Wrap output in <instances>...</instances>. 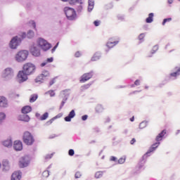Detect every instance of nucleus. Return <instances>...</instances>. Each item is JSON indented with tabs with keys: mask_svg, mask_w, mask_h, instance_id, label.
Returning <instances> with one entry per match:
<instances>
[{
	"mask_svg": "<svg viewBox=\"0 0 180 180\" xmlns=\"http://www.w3.org/2000/svg\"><path fill=\"white\" fill-rule=\"evenodd\" d=\"M46 64H47V63H42L41 64V67H44Z\"/></svg>",
	"mask_w": 180,
	"mask_h": 180,
	"instance_id": "nucleus-62",
	"label": "nucleus"
},
{
	"mask_svg": "<svg viewBox=\"0 0 180 180\" xmlns=\"http://www.w3.org/2000/svg\"><path fill=\"white\" fill-rule=\"evenodd\" d=\"M57 47H58V43H57L56 45L51 49V53L55 52Z\"/></svg>",
	"mask_w": 180,
	"mask_h": 180,
	"instance_id": "nucleus-47",
	"label": "nucleus"
},
{
	"mask_svg": "<svg viewBox=\"0 0 180 180\" xmlns=\"http://www.w3.org/2000/svg\"><path fill=\"white\" fill-rule=\"evenodd\" d=\"M157 50H158V46L157 45H155L153 46V52H152V54H154V53H155L157 51Z\"/></svg>",
	"mask_w": 180,
	"mask_h": 180,
	"instance_id": "nucleus-43",
	"label": "nucleus"
},
{
	"mask_svg": "<svg viewBox=\"0 0 180 180\" xmlns=\"http://www.w3.org/2000/svg\"><path fill=\"white\" fill-rule=\"evenodd\" d=\"M28 56H29V51H27L26 50H22V51H20L15 55V58L18 63H23V61H26Z\"/></svg>",
	"mask_w": 180,
	"mask_h": 180,
	"instance_id": "nucleus-1",
	"label": "nucleus"
},
{
	"mask_svg": "<svg viewBox=\"0 0 180 180\" xmlns=\"http://www.w3.org/2000/svg\"><path fill=\"white\" fill-rule=\"evenodd\" d=\"M27 37L28 39H32V37H34V32H33V30H29L27 34Z\"/></svg>",
	"mask_w": 180,
	"mask_h": 180,
	"instance_id": "nucleus-29",
	"label": "nucleus"
},
{
	"mask_svg": "<svg viewBox=\"0 0 180 180\" xmlns=\"http://www.w3.org/2000/svg\"><path fill=\"white\" fill-rule=\"evenodd\" d=\"M119 43V41H114V42H108L107 43V46L109 47V49H112V47H113V46H116V44H117Z\"/></svg>",
	"mask_w": 180,
	"mask_h": 180,
	"instance_id": "nucleus-30",
	"label": "nucleus"
},
{
	"mask_svg": "<svg viewBox=\"0 0 180 180\" xmlns=\"http://www.w3.org/2000/svg\"><path fill=\"white\" fill-rule=\"evenodd\" d=\"M55 120H56V117H53L49 121L46 122L47 126H49V124H51V123H53V122H54Z\"/></svg>",
	"mask_w": 180,
	"mask_h": 180,
	"instance_id": "nucleus-42",
	"label": "nucleus"
},
{
	"mask_svg": "<svg viewBox=\"0 0 180 180\" xmlns=\"http://www.w3.org/2000/svg\"><path fill=\"white\" fill-rule=\"evenodd\" d=\"M31 53L34 57H39L40 56V49L37 46H32L31 48Z\"/></svg>",
	"mask_w": 180,
	"mask_h": 180,
	"instance_id": "nucleus-15",
	"label": "nucleus"
},
{
	"mask_svg": "<svg viewBox=\"0 0 180 180\" xmlns=\"http://www.w3.org/2000/svg\"><path fill=\"white\" fill-rule=\"evenodd\" d=\"M139 40H143V39H144V34H141L139 36Z\"/></svg>",
	"mask_w": 180,
	"mask_h": 180,
	"instance_id": "nucleus-51",
	"label": "nucleus"
},
{
	"mask_svg": "<svg viewBox=\"0 0 180 180\" xmlns=\"http://www.w3.org/2000/svg\"><path fill=\"white\" fill-rule=\"evenodd\" d=\"M64 11L66 18H68L69 20H74V19L77 18V13H75V10H74V8L65 7Z\"/></svg>",
	"mask_w": 180,
	"mask_h": 180,
	"instance_id": "nucleus-4",
	"label": "nucleus"
},
{
	"mask_svg": "<svg viewBox=\"0 0 180 180\" xmlns=\"http://www.w3.org/2000/svg\"><path fill=\"white\" fill-rule=\"evenodd\" d=\"M49 117V112H45L42 116L39 117V120H46Z\"/></svg>",
	"mask_w": 180,
	"mask_h": 180,
	"instance_id": "nucleus-34",
	"label": "nucleus"
},
{
	"mask_svg": "<svg viewBox=\"0 0 180 180\" xmlns=\"http://www.w3.org/2000/svg\"><path fill=\"white\" fill-rule=\"evenodd\" d=\"M68 154H69V155H70V157H72V155H74V154H75V152L74 151L73 149H70L68 151Z\"/></svg>",
	"mask_w": 180,
	"mask_h": 180,
	"instance_id": "nucleus-40",
	"label": "nucleus"
},
{
	"mask_svg": "<svg viewBox=\"0 0 180 180\" xmlns=\"http://www.w3.org/2000/svg\"><path fill=\"white\" fill-rule=\"evenodd\" d=\"M19 163L20 168H25V167H27V165H29V158L27 156L21 158Z\"/></svg>",
	"mask_w": 180,
	"mask_h": 180,
	"instance_id": "nucleus-11",
	"label": "nucleus"
},
{
	"mask_svg": "<svg viewBox=\"0 0 180 180\" xmlns=\"http://www.w3.org/2000/svg\"><path fill=\"white\" fill-rule=\"evenodd\" d=\"M75 176L76 179L81 178V173L79 172H76Z\"/></svg>",
	"mask_w": 180,
	"mask_h": 180,
	"instance_id": "nucleus-45",
	"label": "nucleus"
},
{
	"mask_svg": "<svg viewBox=\"0 0 180 180\" xmlns=\"http://www.w3.org/2000/svg\"><path fill=\"white\" fill-rule=\"evenodd\" d=\"M54 137H56V134L51 135L49 139H54Z\"/></svg>",
	"mask_w": 180,
	"mask_h": 180,
	"instance_id": "nucleus-61",
	"label": "nucleus"
},
{
	"mask_svg": "<svg viewBox=\"0 0 180 180\" xmlns=\"http://www.w3.org/2000/svg\"><path fill=\"white\" fill-rule=\"evenodd\" d=\"M179 72H180V68H179L176 72L171 73V76L172 77H176V75H179Z\"/></svg>",
	"mask_w": 180,
	"mask_h": 180,
	"instance_id": "nucleus-39",
	"label": "nucleus"
},
{
	"mask_svg": "<svg viewBox=\"0 0 180 180\" xmlns=\"http://www.w3.org/2000/svg\"><path fill=\"white\" fill-rule=\"evenodd\" d=\"M2 77L5 79H11L13 78V70L11 68H6L2 72Z\"/></svg>",
	"mask_w": 180,
	"mask_h": 180,
	"instance_id": "nucleus-7",
	"label": "nucleus"
},
{
	"mask_svg": "<svg viewBox=\"0 0 180 180\" xmlns=\"http://www.w3.org/2000/svg\"><path fill=\"white\" fill-rule=\"evenodd\" d=\"M130 120H131V122H134V117H132L130 119Z\"/></svg>",
	"mask_w": 180,
	"mask_h": 180,
	"instance_id": "nucleus-64",
	"label": "nucleus"
},
{
	"mask_svg": "<svg viewBox=\"0 0 180 180\" xmlns=\"http://www.w3.org/2000/svg\"><path fill=\"white\" fill-rule=\"evenodd\" d=\"M153 18H154V13H149L148 18H147L146 20V23L153 22Z\"/></svg>",
	"mask_w": 180,
	"mask_h": 180,
	"instance_id": "nucleus-26",
	"label": "nucleus"
},
{
	"mask_svg": "<svg viewBox=\"0 0 180 180\" xmlns=\"http://www.w3.org/2000/svg\"><path fill=\"white\" fill-rule=\"evenodd\" d=\"M168 1V4H172V2H174V0H167Z\"/></svg>",
	"mask_w": 180,
	"mask_h": 180,
	"instance_id": "nucleus-63",
	"label": "nucleus"
},
{
	"mask_svg": "<svg viewBox=\"0 0 180 180\" xmlns=\"http://www.w3.org/2000/svg\"><path fill=\"white\" fill-rule=\"evenodd\" d=\"M94 26H99V25H101V21L99 20H95L94 22Z\"/></svg>",
	"mask_w": 180,
	"mask_h": 180,
	"instance_id": "nucleus-46",
	"label": "nucleus"
},
{
	"mask_svg": "<svg viewBox=\"0 0 180 180\" xmlns=\"http://www.w3.org/2000/svg\"><path fill=\"white\" fill-rule=\"evenodd\" d=\"M37 98H39V96H37V94H32L31 96V98H30V102L31 103H33V102H36V101L37 100Z\"/></svg>",
	"mask_w": 180,
	"mask_h": 180,
	"instance_id": "nucleus-27",
	"label": "nucleus"
},
{
	"mask_svg": "<svg viewBox=\"0 0 180 180\" xmlns=\"http://www.w3.org/2000/svg\"><path fill=\"white\" fill-rule=\"evenodd\" d=\"M101 58V54L99 53H96L94 57L91 58V61H97Z\"/></svg>",
	"mask_w": 180,
	"mask_h": 180,
	"instance_id": "nucleus-28",
	"label": "nucleus"
},
{
	"mask_svg": "<svg viewBox=\"0 0 180 180\" xmlns=\"http://www.w3.org/2000/svg\"><path fill=\"white\" fill-rule=\"evenodd\" d=\"M126 161L125 158H121L120 160H118L119 164H124V162Z\"/></svg>",
	"mask_w": 180,
	"mask_h": 180,
	"instance_id": "nucleus-41",
	"label": "nucleus"
},
{
	"mask_svg": "<svg viewBox=\"0 0 180 180\" xmlns=\"http://www.w3.org/2000/svg\"><path fill=\"white\" fill-rule=\"evenodd\" d=\"M134 85H136V86H139L140 85V80H136L135 82H134Z\"/></svg>",
	"mask_w": 180,
	"mask_h": 180,
	"instance_id": "nucleus-53",
	"label": "nucleus"
},
{
	"mask_svg": "<svg viewBox=\"0 0 180 180\" xmlns=\"http://www.w3.org/2000/svg\"><path fill=\"white\" fill-rule=\"evenodd\" d=\"M55 82H56L54 81V79H52V80L49 82L50 86H51V85H53V84H54Z\"/></svg>",
	"mask_w": 180,
	"mask_h": 180,
	"instance_id": "nucleus-55",
	"label": "nucleus"
},
{
	"mask_svg": "<svg viewBox=\"0 0 180 180\" xmlns=\"http://www.w3.org/2000/svg\"><path fill=\"white\" fill-rule=\"evenodd\" d=\"M20 178H22L21 172H15L11 176V180H20Z\"/></svg>",
	"mask_w": 180,
	"mask_h": 180,
	"instance_id": "nucleus-17",
	"label": "nucleus"
},
{
	"mask_svg": "<svg viewBox=\"0 0 180 180\" xmlns=\"http://www.w3.org/2000/svg\"><path fill=\"white\" fill-rule=\"evenodd\" d=\"M94 5H95V1L94 0H89L88 12H91L92 9H94Z\"/></svg>",
	"mask_w": 180,
	"mask_h": 180,
	"instance_id": "nucleus-23",
	"label": "nucleus"
},
{
	"mask_svg": "<svg viewBox=\"0 0 180 180\" xmlns=\"http://www.w3.org/2000/svg\"><path fill=\"white\" fill-rule=\"evenodd\" d=\"M6 115L4 112H0V124L2 123L3 120H5Z\"/></svg>",
	"mask_w": 180,
	"mask_h": 180,
	"instance_id": "nucleus-33",
	"label": "nucleus"
},
{
	"mask_svg": "<svg viewBox=\"0 0 180 180\" xmlns=\"http://www.w3.org/2000/svg\"><path fill=\"white\" fill-rule=\"evenodd\" d=\"M115 160H116V157L112 156L111 158V161H115Z\"/></svg>",
	"mask_w": 180,
	"mask_h": 180,
	"instance_id": "nucleus-60",
	"label": "nucleus"
},
{
	"mask_svg": "<svg viewBox=\"0 0 180 180\" xmlns=\"http://www.w3.org/2000/svg\"><path fill=\"white\" fill-rule=\"evenodd\" d=\"M35 116H36V117H37V119H39V117H41V116H40V114L39 113H36V115H35Z\"/></svg>",
	"mask_w": 180,
	"mask_h": 180,
	"instance_id": "nucleus-57",
	"label": "nucleus"
},
{
	"mask_svg": "<svg viewBox=\"0 0 180 180\" xmlns=\"http://www.w3.org/2000/svg\"><path fill=\"white\" fill-rule=\"evenodd\" d=\"M53 58H49L46 60V63H53Z\"/></svg>",
	"mask_w": 180,
	"mask_h": 180,
	"instance_id": "nucleus-52",
	"label": "nucleus"
},
{
	"mask_svg": "<svg viewBox=\"0 0 180 180\" xmlns=\"http://www.w3.org/2000/svg\"><path fill=\"white\" fill-rule=\"evenodd\" d=\"M46 94H49L50 96H54L56 95V94L54 93L53 91H49L46 92Z\"/></svg>",
	"mask_w": 180,
	"mask_h": 180,
	"instance_id": "nucleus-44",
	"label": "nucleus"
},
{
	"mask_svg": "<svg viewBox=\"0 0 180 180\" xmlns=\"http://www.w3.org/2000/svg\"><path fill=\"white\" fill-rule=\"evenodd\" d=\"M19 120H21L22 122H29V120H30V117L26 114H23L20 115Z\"/></svg>",
	"mask_w": 180,
	"mask_h": 180,
	"instance_id": "nucleus-20",
	"label": "nucleus"
},
{
	"mask_svg": "<svg viewBox=\"0 0 180 180\" xmlns=\"http://www.w3.org/2000/svg\"><path fill=\"white\" fill-rule=\"evenodd\" d=\"M62 95L64 96V98L61 102L60 109H63V106H64V105L65 104V101H67V99H68V96H70V90H64L63 91H62Z\"/></svg>",
	"mask_w": 180,
	"mask_h": 180,
	"instance_id": "nucleus-12",
	"label": "nucleus"
},
{
	"mask_svg": "<svg viewBox=\"0 0 180 180\" xmlns=\"http://www.w3.org/2000/svg\"><path fill=\"white\" fill-rule=\"evenodd\" d=\"M130 143L131 144H134V143H136V139H132Z\"/></svg>",
	"mask_w": 180,
	"mask_h": 180,
	"instance_id": "nucleus-58",
	"label": "nucleus"
},
{
	"mask_svg": "<svg viewBox=\"0 0 180 180\" xmlns=\"http://www.w3.org/2000/svg\"><path fill=\"white\" fill-rule=\"evenodd\" d=\"M32 112V107L26 105L22 108V113L27 115V113H30Z\"/></svg>",
	"mask_w": 180,
	"mask_h": 180,
	"instance_id": "nucleus-21",
	"label": "nucleus"
},
{
	"mask_svg": "<svg viewBox=\"0 0 180 180\" xmlns=\"http://www.w3.org/2000/svg\"><path fill=\"white\" fill-rule=\"evenodd\" d=\"M93 73L92 72H89V73H85L82 76V79H80V82H85L86 81H88L89 79H91V78H92L93 76Z\"/></svg>",
	"mask_w": 180,
	"mask_h": 180,
	"instance_id": "nucleus-13",
	"label": "nucleus"
},
{
	"mask_svg": "<svg viewBox=\"0 0 180 180\" xmlns=\"http://www.w3.org/2000/svg\"><path fill=\"white\" fill-rule=\"evenodd\" d=\"M27 75H29L26 74V72H25L24 70L20 71L18 75V82L20 84H22V82H25L27 81Z\"/></svg>",
	"mask_w": 180,
	"mask_h": 180,
	"instance_id": "nucleus-10",
	"label": "nucleus"
},
{
	"mask_svg": "<svg viewBox=\"0 0 180 180\" xmlns=\"http://www.w3.org/2000/svg\"><path fill=\"white\" fill-rule=\"evenodd\" d=\"M26 36H27L26 34L24 32L22 34L21 37H22V39H25Z\"/></svg>",
	"mask_w": 180,
	"mask_h": 180,
	"instance_id": "nucleus-56",
	"label": "nucleus"
},
{
	"mask_svg": "<svg viewBox=\"0 0 180 180\" xmlns=\"http://www.w3.org/2000/svg\"><path fill=\"white\" fill-rule=\"evenodd\" d=\"M0 106L1 108H7L8 107V100L4 96L0 97Z\"/></svg>",
	"mask_w": 180,
	"mask_h": 180,
	"instance_id": "nucleus-18",
	"label": "nucleus"
},
{
	"mask_svg": "<svg viewBox=\"0 0 180 180\" xmlns=\"http://www.w3.org/2000/svg\"><path fill=\"white\" fill-rule=\"evenodd\" d=\"M75 57H79L81 56V53H79V51H77L75 53Z\"/></svg>",
	"mask_w": 180,
	"mask_h": 180,
	"instance_id": "nucleus-54",
	"label": "nucleus"
},
{
	"mask_svg": "<svg viewBox=\"0 0 180 180\" xmlns=\"http://www.w3.org/2000/svg\"><path fill=\"white\" fill-rule=\"evenodd\" d=\"M79 5L76 8L77 13H81L82 12V4H78Z\"/></svg>",
	"mask_w": 180,
	"mask_h": 180,
	"instance_id": "nucleus-31",
	"label": "nucleus"
},
{
	"mask_svg": "<svg viewBox=\"0 0 180 180\" xmlns=\"http://www.w3.org/2000/svg\"><path fill=\"white\" fill-rule=\"evenodd\" d=\"M49 175H50V172H49V170H46L42 173V176H44V178H49Z\"/></svg>",
	"mask_w": 180,
	"mask_h": 180,
	"instance_id": "nucleus-35",
	"label": "nucleus"
},
{
	"mask_svg": "<svg viewBox=\"0 0 180 180\" xmlns=\"http://www.w3.org/2000/svg\"><path fill=\"white\" fill-rule=\"evenodd\" d=\"M30 23L32 27H34V29H36V22L34 21H31Z\"/></svg>",
	"mask_w": 180,
	"mask_h": 180,
	"instance_id": "nucleus-48",
	"label": "nucleus"
},
{
	"mask_svg": "<svg viewBox=\"0 0 180 180\" xmlns=\"http://www.w3.org/2000/svg\"><path fill=\"white\" fill-rule=\"evenodd\" d=\"M22 140L27 146H32L34 143V138L29 131L24 132Z\"/></svg>",
	"mask_w": 180,
	"mask_h": 180,
	"instance_id": "nucleus-2",
	"label": "nucleus"
},
{
	"mask_svg": "<svg viewBox=\"0 0 180 180\" xmlns=\"http://www.w3.org/2000/svg\"><path fill=\"white\" fill-rule=\"evenodd\" d=\"M22 40L18 37H14L10 41V47L13 49H17L18 46L20 44Z\"/></svg>",
	"mask_w": 180,
	"mask_h": 180,
	"instance_id": "nucleus-8",
	"label": "nucleus"
},
{
	"mask_svg": "<svg viewBox=\"0 0 180 180\" xmlns=\"http://www.w3.org/2000/svg\"><path fill=\"white\" fill-rule=\"evenodd\" d=\"M3 145L4 146V147H8V148L10 147H12V140L8 139V140L4 141L3 142Z\"/></svg>",
	"mask_w": 180,
	"mask_h": 180,
	"instance_id": "nucleus-24",
	"label": "nucleus"
},
{
	"mask_svg": "<svg viewBox=\"0 0 180 180\" xmlns=\"http://www.w3.org/2000/svg\"><path fill=\"white\" fill-rule=\"evenodd\" d=\"M75 117V110H72L69 115L65 117V122H71V119H74Z\"/></svg>",
	"mask_w": 180,
	"mask_h": 180,
	"instance_id": "nucleus-16",
	"label": "nucleus"
},
{
	"mask_svg": "<svg viewBox=\"0 0 180 180\" xmlns=\"http://www.w3.org/2000/svg\"><path fill=\"white\" fill-rule=\"evenodd\" d=\"M50 73H49V71L47 70H44L42 72V73L39 75L36 79L35 82H43V81H44V79H46V78H47V77H49Z\"/></svg>",
	"mask_w": 180,
	"mask_h": 180,
	"instance_id": "nucleus-9",
	"label": "nucleus"
},
{
	"mask_svg": "<svg viewBox=\"0 0 180 180\" xmlns=\"http://www.w3.org/2000/svg\"><path fill=\"white\" fill-rule=\"evenodd\" d=\"M38 44L44 51H47V50H50V48L51 47V44L42 38H39Z\"/></svg>",
	"mask_w": 180,
	"mask_h": 180,
	"instance_id": "nucleus-6",
	"label": "nucleus"
},
{
	"mask_svg": "<svg viewBox=\"0 0 180 180\" xmlns=\"http://www.w3.org/2000/svg\"><path fill=\"white\" fill-rule=\"evenodd\" d=\"M167 131H165V130H163L161 131V133H160L157 137H156V141H161V139H162V137H164V134H166Z\"/></svg>",
	"mask_w": 180,
	"mask_h": 180,
	"instance_id": "nucleus-25",
	"label": "nucleus"
},
{
	"mask_svg": "<svg viewBox=\"0 0 180 180\" xmlns=\"http://www.w3.org/2000/svg\"><path fill=\"white\" fill-rule=\"evenodd\" d=\"M146 126H147V122L143 121V122L140 123L139 129H144V127H146Z\"/></svg>",
	"mask_w": 180,
	"mask_h": 180,
	"instance_id": "nucleus-37",
	"label": "nucleus"
},
{
	"mask_svg": "<svg viewBox=\"0 0 180 180\" xmlns=\"http://www.w3.org/2000/svg\"><path fill=\"white\" fill-rule=\"evenodd\" d=\"M13 148L15 151H20L23 148V146L20 141H15L14 142Z\"/></svg>",
	"mask_w": 180,
	"mask_h": 180,
	"instance_id": "nucleus-14",
	"label": "nucleus"
},
{
	"mask_svg": "<svg viewBox=\"0 0 180 180\" xmlns=\"http://www.w3.org/2000/svg\"><path fill=\"white\" fill-rule=\"evenodd\" d=\"M22 71L27 74V75H32L36 71V66L30 63H25L23 66Z\"/></svg>",
	"mask_w": 180,
	"mask_h": 180,
	"instance_id": "nucleus-3",
	"label": "nucleus"
},
{
	"mask_svg": "<svg viewBox=\"0 0 180 180\" xmlns=\"http://www.w3.org/2000/svg\"><path fill=\"white\" fill-rule=\"evenodd\" d=\"M70 5H75V4H82V0H70Z\"/></svg>",
	"mask_w": 180,
	"mask_h": 180,
	"instance_id": "nucleus-32",
	"label": "nucleus"
},
{
	"mask_svg": "<svg viewBox=\"0 0 180 180\" xmlns=\"http://www.w3.org/2000/svg\"><path fill=\"white\" fill-rule=\"evenodd\" d=\"M84 88L85 89H88V88H89V84H86V85L84 86Z\"/></svg>",
	"mask_w": 180,
	"mask_h": 180,
	"instance_id": "nucleus-59",
	"label": "nucleus"
},
{
	"mask_svg": "<svg viewBox=\"0 0 180 180\" xmlns=\"http://www.w3.org/2000/svg\"><path fill=\"white\" fill-rule=\"evenodd\" d=\"M3 167L4 171H9L11 166L9 165V161L4 160L3 161Z\"/></svg>",
	"mask_w": 180,
	"mask_h": 180,
	"instance_id": "nucleus-22",
	"label": "nucleus"
},
{
	"mask_svg": "<svg viewBox=\"0 0 180 180\" xmlns=\"http://www.w3.org/2000/svg\"><path fill=\"white\" fill-rule=\"evenodd\" d=\"M158 146H160V142L153 144L152 147L148 150V151L146 153V154L143 155V158H144V157H146V155H148V154H150V153H153V151L155 150V148H157V147H158Z\"/></svg>",
	"mask_w": 180,
	"mask_h": 180,
	"instance_id": "nucleus-19",
	"label": "nucleus"
},
{
	"mask_svg": "<svg viewBox=\"0 0 180 180\" xmlns=\"http://www.w3.org/2000/svg\"><path fill=\"white\" fill-rule=\"evenodd\" d=\"M103 174V172H97L95 174V178H96L97 179H99V178H102Z\"/></svg>",
	"mask_w": 180,
	"mask_h": 180,
	"instance_id": "nucleus-36",
	"label": "nucleus"
},
{
	"mask_svg": "<svg viewBox=\"0 0 180 180\" xmlns=\"http://www.w3.org/2000/svg\"><path fill=\"white\" fill-rule=\"evenodd\" d=\"M172 20V18H165L163 20L162 25L164 26L167 22H171Z\"/></svg>",
	"mask_w": 180,
	"mask_h": 180,
	"instance_id": "nucleus-38",
	"label": "nucleus"
},
{
	"mask_svg": "<svg viewBox=\"0 0 180 180\" xmlns=\"http://www.w3.org/2000/svg\"><path fill=\"white\" fill-rule=\"evenodd\" d=\"M88 119V115H85L82 117V120L85 121Z\"/></svg>",
	"mask_w": 180,
	"mask_h": 180,
	"instance_id": "nucleus-49",
	"label": "nucleus"
},
{
	"mask_svg": "<svg viewBox=\"0 0 180 180\" xmlns=\"http://www.w3.org/2000/svg\"><path fill=\"white\" fill-rule=\"evenodd\" d=\"M38 44L44 51H47V50H50V48L51 47V44L42 38H39Z\"/></svg>",
	"mask_w": 180,
	"mask_h": 180,
	"instance_id": "nucleus-5",
	"label": "nucleus"
},
{
	"mask_svg": "<svg viewBox=\"0 0 180 180\" xmlns=\"http://www.w3.org/2000/svg\"><path fill=\"white\" fill-rule=\"evenodd\" d=\"M53 157V153L51 155H46L45 157L46 160H49V158H51Z\"/></svg>",
	"mask_w": 180,
	"mask_h": 180,
	"instance_id": "nucleus-50",
	"label": "nucleus"
}]
</instances>
